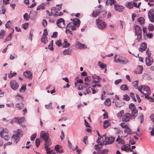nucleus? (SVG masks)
Masks as SVG:
<instances>
[{
  "instance_id": "obj_1",
  "label": "nucleus",
  "mask_w": 154,
  "mask_h": 154,
  "mask_svg": "<svg viewBox=\"0 0 154 154\" xmlns=\"http://www.w3.org/2000/svg\"><path fill=\"white\" fill-rule=\"evenodd\" d=\"M122 57L117 54H116L114 56V61L116 63H120L123 64H126L128 63V60L126 58H124L123 59H121Z\"/></svg>"
},
{
  "instance_id": "obj_2",
  "label": "nucleus",
  "mask_w": 154,
  "mask_h": 154,
  "mask_svg": "<svg viewBox=\"0 0 154 154\" xmlns=\"http://www.w3.org/2000/svg\"><path fill=\"white\" fill-rule=\"evenodd\" d=\"M135 35L137 36V40L139 42H140L142 40L141 29L140 26L136 25L135 27Z\"/></svg>"
},
{
  "instance_id": "obj_3",
  "label": "nucleus",
  "mask_w": 154,
  "mask_h": 154,
  "mask_svg": "<svg viewBox=\"0 0 154 154\" xmlns=\"http://www.w3.org/2000/svg\"><path fill=\"white\" fill-rule=\"evenodd\" d=\"M103 139H104V140L103 141V142H100V146H102L104 144L106 145L108 144H111L114 142L115 137H109L106 138L105 136H103Z\"/></svg>"
},
{
  "instance_id": "obj_4",
  "label": "nucleus",
  "mask_w": 154,
  "mask_h": 154,
  "mask_svg": "<svg viewBox=\"0 0 154 154\" xmlns=\"http://www.w3.org/2000/svg\"><path fill=\"white\" fill-rule=\"evenodd\" d=\"M96 24L98 28L100 30L104 29L106 26V24L105 22L100 19L96 20Z\"/></svg>"
},
{
  "instance_id": "obj_5",
  "label": "nucleus",
  "mask_w": 154,
  "mask_h": 154,
  "mask_svg": "<svg viewBox=\"0 0 154 154\" xmlns=\"http://www.w3.org/2000/svg\"><path fill=\"white\" fill-rule=\"evenodd\" d=\"M143 90V91H145L147 93V95H149L150 94V91L149 88L145 85H141L138 87V90L140 91L142 94L144 93L142 91Z\"/></svg>"
},
{
  "instance_id": "obj_6",
  "label": "nucleus",
  "mask_w": 154,
  "mask_h": 154,
  "mask_svg": "<svg viewBox=\"0 0 154 154\" xmlns=\"http://www.w3.org/2000/svg\"><path fill=\"white\" fill-rule=\"evenodd\" d=\"M132 118L131 114L128 112L125 113L122 116V121L124 122H126L129 121Z\"/></svg>"
},
{
  "instance_id": "obj_7",
  "label": "nucleus",
  "mask_w": 154,
  "mask_h": 154,
  "mask_svg": "<svg viewBox=\"0 0 154 154\" xmlns=\"http://www.w3.org/2000/svg\"><path fill=\"white\" fill-rule=\"evenodd\" d=\"M10 87L14 91H16L19 87V84L14 80H11L10 82Z\"/></svg>"
},
{
  "instance_id": "obj_8",
  "label": "nucleus",
  "mask_w": 154,
  "mask_h": 154,
  "mask_svg": "<svg viewBox=\"0 0 154 154\" xmlns=\"http://www.w3.org/2000/svg\"><path fill=\"white\" fill-rule=\"evenodd\" d=\"M56 23L57 26L60 28H62L65 27V21L62 18L57 20Z\"/></svg>"
},
{
  "instance_id": "obj_9",
  "label": "nucleus",
  "mask_w": 154,
  "mask_h": 154,
  "mask_svg": "<svg viewBox=\"0 0 154 154\" xmlns=\"http://www.w3.org/2000/svg\"><path fill=\"white\" fill-rule=\"evenodd\" d=\"M148 14L149 20L152 22L154 23V10L150 9L148 12Z\"/></svg>"
},
{
  "instance_id": "obj_10",
  "label": "nucleus",
  "mask_w": 154,
  "mask_h": 154,
  "mask_svg": "<svg viewBox=\"0 0 154 154\" xmlns=\"http://www.w3.org/2000/svg\"><path fill=\"white\" fill-rule=\"evenodd\" d=\"M40 137L44 140L49 138L48 134L44 131H42L40 134Z\"/></svg>"
},
{
  "instance_id": "obj_11",
  "label": "nucleus",
  "mask_w": 154,
  "mask_h": 154,
  "mask_svg": "<svg viewBox=\"0 0 154 154\" xmlns=\"http://www.w3.org/2000/svg\"><path fill=\"white\" fill-rule=\"evenodd\" d=\"M145 61L147 66H150L153 62L152 58L149 56H147L146 58Z\"/></svg>"
},
{
  "instance_id": "obj_12",
  "label": "nucleus",
  "mask_w": 154,
  "mask_h": 154,
  "mask_svg": "<svg viewBox=\"0 0 154 154\" xmlns=\"http://www.w3.org/2000/svg\"><path fill=\"white\" fill-rule=\"evenodd\" d=\"M7 131L6 129H3V131H1L0 133V134L1 136L5 140H8L10 138V137L7 135H5L4 137L3 136V135L4 132L6 133V131ZM8 132H6L7 133H8Z\"/></svg>"
},
{
  "instance_id": "obj_13",
  "label": "nucleus",
  "mask_w": 154,
  "mask_h": 154,
  "mask_svg": "<svg viewBox=\"0 0 154 154\" xmlns=\"http://www.w3.org/2000/svg\"><path fill=\"white\" fill-rule=\"evenodd\" d=\"M20 137L18 136L17 134H16L12 135L11 140L14 143L17 144L20 140Z\"/></svg>"
},
{
  "instance_id": "obj_14",
  "label": "nucleus",
  "mask_w": 154,
  "mask_h": 154,
  "mask_svg": "<svg viewBox=\"0 0 154 154\" xmlns=\"http://www.w3.org/2000/svg\"><path fill=\"white\" fill-rule=\"evenodd\" d=\"M23 74L26 78L30 79H32V73L30 71L24 72Z\"/></svg>"
},
{
  "instance_id": "obj_15",
  "label": "nucleus",
  "mask_w": 154,
  "mask_h": 154,
  "mask_svg": "<svg viewBox=\"0 0 154 154\" xmlns=\"http://www.w3.org/2000/svg\"><path fill=\"white\" fill-rule=\"evenodd\" d=\"M75 46L76 47L79 49H82L85 48H86L85 45L83 44H81L78 41L76 42L75 43Z\"/></svg>"
},
{
  "instance_id": "obj_16",
  "label": "nucleus",
  "mask_w": 154,
  "mask_h": 154,
  "mask_svg": "<svg viewBox=\"0 0 154 154\" xmlns=\"http://www.w3.org/2000/svg\"><path fill=\"white\" fill-rule=\"evenodd\" d=\"M114 8L116 11L119 12H122L124 10V8L121 5H119L115 4Z\"/></svg>"
},
{
  "instance_id": "obj_17",
  "label": "nucleus",
  "mask_w": 154,
  "mask_h": 154,
  "mask_svg": "<svg viewBox=\"0 0 154 154\" xmlns=\"http://www.w3.org/2000/svg\"><path fill=\"white\" fill-rule=\"evenodd\" d=\"M147 46L146 44L145 43H142L140 45V47L139 48V51L141 52H143V51H145L146 49Z\"/></svg>"
},
{
  "instance_id": "obj_18",
  "label": "nucleus",
  "mask_w": 154,
  "mask_h": 154,
  "mask_svg": "<svg viewBox=\"0 0 154 154\" xmlns=\"http://www.w3.org/2000/svg\"><path fill=\"white\" fill-rule=\"evenodd\" d=\"M72 22L76 27H78L80 24V21L79 19L76 18L73 20Z\"/></svg>"
},
{
  "instance_id": "obj_19",
  "label": "nucleus",
  "mask_w": 154,
  "mask_h": 154,
  "mask_svg": "<svg viewBox=\"0 0 154 154\" xmlns=\"http://www.w3.org/2000/svg\"><path fill=\"white\" fill-rule=\"evenodd\" d=\"M131 117L132 118L134 119L137 116L138 114V110L137 109L131 111Z\"/></svg>"
},
{
  "instance_id": "obj_20",
  "label": "nucleus",
  "mask_w": 154,
  "mask_h": 154,
  "mask_svg": "<svg viewBox=\"0 0 154 154\" xmlns=\"http://www.w3.org/2000/svg\"><path fill=\"white\" fill-rule=\"evenodd\" d=\"M100 13V9H97L95 11H94L92 13V16L94 17H96Z\"/></svg>"
},
{
  "instance_id": "obj_21",
  "label": "nucleus",
  "mask_w": 154,
  "mask_h": 154,
  "mask_svg": "<svg viewBox=\"0 0 154 154\" xmlns=\"http://www.w3.org/2000/svg\"><path fill=\"white\" fill-rule=\"evenodd\" d=\"M41 42L45 44H46L48 42V38L45 35H42L41 39Z\"/></svg>"
},
{
  "instance_id": "obj_22",
  "label": "nucleus",
  "mask_w": 154,
  "mask_h": 154,
  "mask_svg": "<svg viewBox=\"0 0 154 154\" xmlns=\"http://www.w3.org/2000/svg\"><path fill=\"white\" fill-rule=\"evenodd\" d=\"M72 50L69 48H68L64 50L63 51V54L64 55H71Z\"/></svg>"
},
{
  "instance_id": "obj_23",
  "label": "nucleus",
  "mask_w": 154,
  "mask_h": 154,
  "mask_svg": "<svg viewBox=\"0 0 154 154\" xmlns=\"http://www.w3.org/2000/svg\"><path fill=\"white\" fill-rule=\"evenodd\" d=\"M116 141L119 144H124L125 143V141L121 139L119 135H118V137L116 139Z\"/></svg>"
},
{
  "instance_id": "obj_24",
  "label": "nucleus",
  "mask_w": 154,
  "mask_h": 154,
  "mask_svg": "<svg viewBox=\"0 0 154 154\" xmlns=\"http://www.w3.org/2000/svg\"><path fill=\"white\" fill-rule=\"evenodd\" d=\"M143 70V67L142 66H138L137 69V71L135 72L137 73L140 74L142 73Z\"/></svg>"
},
{
  "instance_id": "obj_25",
  "label": "nucleus",
  "mask_w": 154,
  "mask_h": 154,
  "mask_svg": "<svg viewBox=\"0 0 154 154\" xmlns=\"http://www.w3.org/2000/svg\"><path fill=\"white\" fill-rule=\"evenodd\" d=\"M125 5L129 9H131L133 8L132 2H127L125 3Z\"/></svg>"
},
{
  "instance_id": "obj_26",
  "label": "nucleus",
  "mask_w": 154,
  "mask_h": 154,
  "mask_svg": "<svg viewBox=\"0 0 154 154\" xmlns=\"http://www.w3.org/2000/svg\"><path fill=\"white\" fill-rule=\"evenodd\" d=\"M63 47L64 48L69 47L70 45V44L67 42V41L66 39L64 40V42L62 45Z\"/></svg>"
},
{
  "instance_id": "obj_27",
  "label": "nucleus",
  "mask_w": 154,
  "mask_h": 154,
  "mask_svg": "<svg viewBox=\"0 0 154 154\" xmlns=\"http://www.w3.org/2000/svg\"><path fill=\"white\" fill-rule=\"evenodd\" d=\"M103 127L104 128H106L108 127L110 125L109 121L107 120H105L103 123Z\"/></svg>"
},
{
  "instance_id": "obj_28",
  "label": "nucleus",
  "mask_w": 154,
  "mask_h": 154,
  "mask_svg": "<svg viewBox=\"0 0 154 154\" xmlns=\"http://www.w3.org/2000/svg\"><path fill=\"white\" fill-rule=\"evenodd\" d=\"M124 133L127 134H131L133 133L132 130L128 126L127 128H125L124 131Z\"/></svg>"
},
{
  "instance_id": "obj_29",
  "label": "nucleus",
  "mask_w": 154,
  "mask_h": 154,
  "mask_svg": "<svg viewBox=\"0 0 154 154\" xmlns=\"http://www.w3.org/2000/svg\"><path fill=\"white\" fill-rule=\"evenodd\" d=\"M25 119L24 117L20 118L18 119V123L20 125L22 126H23L25 127V126L23 125V123L24 122V121Z\"/></svg>"
},
{
  "instance_id": "obj_30",
  "label": "nucleus",
  "mask_w": 154,
  "mask_h": 154,
  "mask_svg": "<svg viewBox=\"0 0 154 154\" xmlns=\"http://www.w3.org/2000/svg\"><path fill=\"white\" fill-rule=\"evenodd\" d=\"M45 141V147H46L47 146H49L51 145V142L50 140L49 139L44 140Z\"/></svg>"
},
{
  "instance_id": "obj_31",
  "label": "nucleus",
  "mask_w": 154,
  "mask_h": 154,
  "mask_svg": "<svg viewBox=\"0 0 154 154\" xmlns=\"http://www.w3.org/2000/svg\"><path fill=\"white\" fill-rule=\"evenodd\" d=\"M116 1L115 0H106V4L107 5H111L114 4Z\"/></svg>"
},
{
  "instance_id": "obj_32",
  "label": "nucleus",
  "mask_w": 154,
  "mask_h": 154,
  "mask_svg": "<svg viewBox=\"0 0 154 154\" xmlns=\"http://www.w3.org/2000/svg\"><path fill=\"white\" fill-rule=\"evenodd\" d=\"M97 65L102 69L106 68V64L103 63H101L100 61L98 62Z\"/></svg>"
},
{
  "instance_id": "obj_33",
  "label": "nucleus",
  "mask_w": 154,
  "mask_h": 154,
  "mask_svg": "<svg viewBox=\"0 0 154 154\" xmlns=\"http://www.w3.org/2000/svg\"><path fill=\"white\" fill-rule=\"evenodd\" d=\"M15 106L20 109H21L24 107V105L22 103H18L16 104Z\"/></svg>"
},
{
  "instance_id": "obj_34",
  "label": "nucleus",
  "mask_w": 154,
  "mask_h": 154,
  "mask_svg": "<svg viewBox=\"0 0 154 154\" xmlns=\"http://www.w3.org/2000/svg\"><path fill=\"white\" fill-rule=\"evenodd\" d=\"M15 132H17V133L16 134H17L18 136H19L20 137H22L23 134V133L21 129H19L16 130V131H15Z\"/></svg>"
},
{
  "instance_id": "obj_35",
  "label": "nucleus",
  "mask_w": 154,
  "mask_h": 154,
  "mask_svg": "<svg viewBox=\"0 0 154 154\" xmlns=\"http://www.w3.org/2000/svg\"><path fill=\"white\" fill-rule=\"evenodd\" d=\"M5 32V31L4 29H2L1 30L0 32V39L3 38Z\"/></svg>"
},
{
  "instance_id": "obj_36",
  "label": "nucleus",
  "mask_w": 154,
  "mask_h": 154,
  "mask_svg": "<svg viewBox=\"0 0 154 154\" xmlns=\"http://www.w3.org/2000/svg\"><path fill=\"white\" fill-rule=\"evenodd\" d=\"M45 8V4L44 3H42L41 5L38 6L37 8V10H39L40 9H44Z\"/></svg>"
},
{
  "instance_id": "obj_37",
  "label": "nucleus",
  "mask_w": 154,
  "mask_h": 154,
  "mask_svg": "<svg viewBox=\"0 0 154 154\" xmlns=\"http://www.w3.org/2000/svg\"><path fill=\"white\" fill-rule=\"evenodd\" d=\"M62 4H60V6L58 8H57L56 7H53L52 8L51 10L53 11L54 10L55 11H59L61 8V6Z\"/></svg>"
},
{
  "instance_id": "obj_38",
  "label": "nucleus",
  "mask_w": 154,
  "mask_h": 154,
  "mask_svg": "<svg viewBox=\"0 0 154 154\" xmlns=\"http://www.w3.org/2000/svg\"><path fill=\"white\" fill-rule=\"evenodd\" d=\"M129 108L131 110V111L136 109L135 105L133 103H131L130 104Z\"/></svg>"
},
{
  "instance_id": "obj_39",
  "label": "nucleus",
  "mask_w": 154,
  "mask_h": 154,
  "mask_svg": "<svg viewBox=\"0 0 154 154\" xmlns=\"http://www.w3.org/2000/svg\"><path fill=\"white\" fill-rule=\"evenodd\" d=\"M138 21L140 24L143 25L144 22V19L143 17H140L138 19Z\"/></svg>"
},
{
  "instance_id": "obj_40",
  "label": "nucleus",
  "mask_w": 154,
  "mask_h": 154,
  "mask_svg": "<svg viewBox=\"0 0 154 154\" xmlns=\"http://www.w3.org/2000/svg\"><path fill=\"white\" fill-rule=\"evenodd\" d=\"M110 101V100L109 98H107L106 99L104 102V104L105 105L107 106H109L111 105V103H109Z\"/></svg>"
},
{
  "instance_id": "obj_41",
  "label": "nucleus",
  "mask_w": 154,
  "mask_h": 154,
  "mask_svg": "<svg viewBox=\"0 0 154 154\" xmlns=\"http://www.w3.org/2000/svg\"><path fill=\"white\" fill-rule=\"evenodd\" d=\"M128 146H127L125 145H124L121 147V149L122 151H128Z\"/></svg>"
},
{
  "instance_id": "obj_42",
  "label": "nucleus",
  "mask_w": 154,
  "mask_h": 154,
  "mask_svg": "<svg viewBox=\"0 0 154 154\" xmlns=\"http://www.w3.org/2000/svg\"><path fill=\"white\" fill-rule=\"evenodd\" d=\"M121 89L122 91H126L128 88L127 86L125 85H122L120 86Z\"/></svg>"
},
{
  "instance_id": "obj_43",
  "label": "nucleus",
  "mask_w": 154,
  "mask_h": 154,
  "mask_svg": "<svg viewBox=\"0 0 154 154\" xmlns=\"http://www.w3.org/2000/svg\"><path fill=\"white\" fill-rule=\"evenodd\" d=\"M26 86L25 85H23L21 87L20 89V92L21 93L24 92L26 90Z\"/></svg>"
},
{
  "instance_id": "obj_44",
  "label": "nucleus",
  "mask_w": 154,
  "mask_h": 154,
  "mask_svg": "<svg viewBox=\"0 0 154 154\" xmlns=\"http://www.w3.org/2000/svg\"><path fill=\"white\" fill-rule=\"evenodd\" d=\"M133 86L136 89H137L138 90V81H134L133 83Z\"/></svg>"
},
{
  "instance_id": "obj_45",
  "label": "nucleus",
  "mask_w": 154,
  "mask_h": 154,
  "mask_svg": "<svg viewBox=\"0 0 154 154\" xmlns=\"http://www.w3.org/2000/svg\"><path fill=\"white\" fill-rule=\"evenodd\" d=\"M124 103L122 102H119L118 103H115V105L116 107H120L124 105Z\"/></svg>"
},
{
  "instance_id": "obj_46",
  "label": "nucleus",
  "mask_w": 154,
  "mask_h": 154,
  "mask_svg": "<svg viewBox=\"0 0 154 154\" xmlns=\"http://www.w3.org/2000/svg\"><path fill=\"white\" fill-rule=\"evenodd\" d=\"M12 33L9 34L7 37L5 38L6 41H11L12 39Z\"/></svg>"
},
{
  "instance_id": "obj_47",
  "label": "nucleus",
  "mask_w": 154,
  "mask_h": 154,
  "mask_svg": "<svg viewBox=\"0 0 154 154\" xmlns=\"http://www.w3.org/2000/svg\"><path fill=\"white\" fill-rule=\"evenodd\" d=\"M45 108L47 109H53V107L52 106L51 103H50L48 105H45Z\"/></svg>"
},
{
  "instance_id": "obj_48",
  "label": "nucleus",
  "mask_w": 154,
  "mask_h": 154,
  "mask_svg": "<svg viewBox=\"0 0 154 154\" xmlns=\"http://www.w3.org/2000/svg\"><path fill=\"white\" fill-rule=\"evenodd\" d=\"M18 118H14L11 120L10 123L12 124L14 123H18Z\"/></svg>"
},
{
  "instance_id": "obj_49",
  "label": "nucleus",
  "mask_w": 154,
  "mask_h": 154,
  "mask_svg": "<svg viewBox=\"0 0 154 154\" xmlns=\"http://www.w3.org/2000/svg\"><path fill=\"white\" fill-rule=\"evenodd\" d=\"M66 29L65 32L67 35H73L72 31L69 29H70L66 28Z\"/></svg>"
},
{
  "instance_id": "obj_50",
  "label": "nucleus",
  "mask_w": 154,
  "mask_h": 154,
  "mask_svg": "<svg viewBox=\"0 0 154 154\" xmlns=\"http://www.w3.org/2000/svg\"><path fill=\"white\" fill-rule=\"evenodd\" d=\"M74 25L73 24V23L72 22H70L68 23L66 26V27H65V28H68L70 29Z\"/></svg>"
},
{
  "instance_id": "obj_51",
  "label": "nucleus",
  "mask_w": 154,
  "mask_h": 154,
  "mask_svg": "<svg viewBox=\"0 0 154 154\" xmlns=\"http://www.w3.org/2000/svg\"><path fill=\"white\" fill-rule=\"evenodd\" d=\"M114 129L116 130V133L117 134H120L122 133V131L118 128H115Z\"/></svg>"
},
{
  "instance_id": "obj_52",
  "label": "nucleus",
  "mask_w": 154,
  "mask_h": 154,
  "mask_svg": "<svg viewBox=\"0 0 154 154\" xmlns=\"http://www.w3.org/2000/svg\"><path fill=\"white\" fill-rule=\"evenodd\" d=\"M124 113V110H121L117 113V116L118 117L121 118L122 116Z\"/></svg>"
},
{
  "instance_id": "obj_53",
  "label": "nucleus",
  "mask_w": 154,
  "mask_h": 154,
  "mask_svg": "<svg viewBox=\"0 0 154 154\" xmlns=\"http://www.w3.org/2000/svg\"><path fill=\"white\" fill-rule=\"evenodd\" d=\"M148 29L149 31H152L154 29V26L152 24H150L148 26Z\"/></svg>"
},
{
  "instance_id": "obj_54",
  "label": "nucleus",
  "mask_w": 154,
  "mask_h": 154,
  "mask_svg": "<svg viewBox=\"0 0 154 154\" xmlns=\"http://www.w3.org/2000/svg\"><path fill=\"white\" fill-rule=\"evenodd\" d=\"M108 150L106 149H104L101 150L100 152L101 154H107Z\"/></svg>"
},
{
  "instance_id": "obj_55",
  "label": "nucleus",
  "mask_w": 154,
  "mask_h": 154,
  "mask_svg": "<svg viewBox=\"0 0 154 154\" xmlns=\"http://www.w3.org/2000/svg\"><path fill=\"white\" fill-rule=\"evenodd\" d=\"M24 19L26 21H28L29 20V18L28 16V14L27 13H25L23 15Z\"/></svg>"
},
{
  "instance_id": "obj_56",
  "label": "nucleus",
  "mask_w": 154,
  "mask_h": 154,
  "mask_svg": "<svg viewBox=\"0 0 154 154\" xmlns=\"http://www.w3.org/2000/svg\"><path fill=\"white\" fill-rule=\"evenodd\" d=\"M92 78L93 79H96L98 80H100L101 79L99 76L95 74H94L92 75Z\"/></svg>"
},
{
  "instance_id": "obj_57",
  "label": "nucleus",
  "mask_w": 154,
  "mask_h": 154,
  "mask_svg": "<svg viewBox=\"0 0 154 154\" xmlns=\"http://www.w3.org/2000/svg\"><path fill=\"white\" fill-rule=\"evenodd\" d=\"M22 26L25 29H27L29 26V24L28 23H26L23 24L22 25Z\"/></svg>"
},
{
  "instance_id": "obj_58",
  "label": "nucleus",
  "mask_w": 154,
  "mask_h": 154,
  "mask_svg": "<svg viewBox=\"0 0 154 154\" xmlns=\"http://www.w3.org/2000/svg\"><path fill=\"white\" fill-rule=\"evenodd\" d=\"M123 99L124 100L128 101L130 99V97L128 95L125 94L123 96Z\"/></svg>"
},
{
  "instance_id": "obj_59",
  "label": "nucleus",
  "mask_w": 154,
  "mask_h": 154,
  "mask_svg": "<svg viewBox=\"0 0 154 154\" xmlns=\"http://www.w3.org/2000/svg\"><path fill=\"white\" fill-rule=\"evenodd\" d=\"M35 146L38 147L40 144V142L39 139H36L35 141Z\"/></svg>"
},
{
  "instance_id": "obj_60",
  "label": "nucleus",
  "mask_w": 154,
  "mask_h": 154,
  "mask_svg": "<svg viewBox=\"0 0 154 154\" xmlns=\"http://www.w3.org/2000/svg\"><path fill=\"white\" fill-rule=\"evenodd\" d=\"M17 74V73L16 72H13V73H10L8 74V77L9 78H10L14 76Z\"/></svg>"
},
{
  "instance_id": "obj_61",
  "label": "nucleus",
  "mask_w": 154,
  "mask_h": 154,
  "mask_svg": "<svg viewBox=\"0 0 154 154\" xmlns=\"http://www.w3.org/2000/svg\"><path fill=\"white\" fill-rule=\"evenodd\" d=\"M140 116L139 117V119H140V122L142 123L143 121V115L141 113H140Z\"/></svg>"
},
{
  "instance_id": "obj_62",
  "label": "nucleus",
  "mask_w": 154,
  "mask_h": 154,
  "mask_svg": "<svg viewBox=\"0 0 154 154\" xmlns=\"http://www.w3.org/2000/svg\"><path fill=\"white\" fill-rule=\"evenodd\" d=\"M130 96L132 99L134 100V101H136V99L135 98V96H134V94L133 93L131 92L130 94Z\"/></svg>"
},
{
  "instance_id": "obj_63",
  "label": "nucleus",
  "mask_w": 154,
  "mask_h": 154,
  "mask_svg": "<svg viewBox=\"0 0 154 154\" xmlns=\"http://www.w3.org/2000/svg\"><path fill=\"white\" fill-rule=\"evenodd\" d=\"M91 80V76H88L85 78V81L86 82H89Z\"/></svg>"
},
{
  "instance_id": "obj_64",
  "label": "nucleus",
  "mask_w": 154,
  "mask_h": 154,
  "mask_svg": "<svg viewBox=\"0 0 154 154\" xmlns=\"http://www.w3.org/2000/svg\"><path fill=\"white\" fill-rule=\"evenodd\" d=\"M16 98L19 101H21L22 100L23 98L20 96L17 95L16 96Z\"/></svg>"
}]
</instances>
